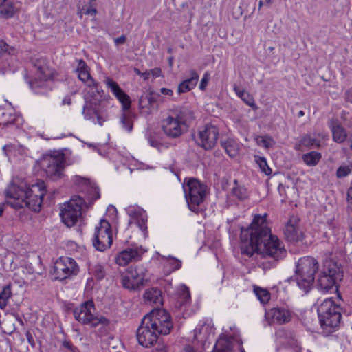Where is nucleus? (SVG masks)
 <instances>
[{
    "label": "nucleus",
    "mask_w": 352,
    "mask_h": 352,
    "mask_svg": "<svg viewBox=\"0 0 352 352\" xmlns=\"http://www.w3.org/2000/svg\"><path fill=\"white\" fill-rule=\"evenodd\" d=\"M240 237L241 252L248 256L257 252L263 257L280 260L287 255L283 241L271 232L266 213L254 215L251 224L241 228Z\"/></svg>",
    "instance_id": "1"
},
{
    "label": "nucleus",
    "mask_w": 352,
    "mask_h": 352,
    "mask_svg": "<svg viewBox=\"0 0 352 352\" xmlns=\"http://www.w3.org/2000/svg\"><path fill=\"white\" fill-rule=\"evenodd\" d=\"M76 73L80 81L90 89L84 94L85 104L83 107L82 114L86 120H93L95 124L102 126L106 120V106L104 102L95 98L96 94H100L98 83L91 78L89 69L86 63L82 60H77Z\"/></svg>",
    "instance_id": "2"
},
{
    "label": "nucleus",
    "mask_w": 352,
    "mask_h": 352,
    "mask_svg": "<svg viewBox=\"0 0 352 352\" xmlns=\"http://www.w3.org/2000/svg\"><path fill=\"white\" fill-rule=\"evenodd\" d=\"M7 198L12 199L10 202L14 208H28L38 212L41 210L44 197V181L39 179L36 183L28 185L25 181L12 183L6 190Z\"/></svg>",
    "instance_id": "3"
},
{
    "label": "nucleus",
    "mask_w": 352,
    "mask_h": 352,
    "mask_svg": "<svg viewBox=\"0 0 352 352\" xmlns=\"http://www.w3.org/2000/svg\"><path fill=\"white\" fill-rule=\"evenodd\" d=\"M194 119V112L190 108L177 107L170 109L161 120V129L168 138H178L188 131Z\"/></svg>",
    "instance_id": "4"
},
{
    "label": "nucleus",
    "mask_w": 352,
    "mask_h": 352,
    "mask_svg": "<svg viewBox=\"0 0 352 352\" xmlns=\"http://www.w3.org/2000/svg\"><path fill=\"white\" fill-rule=\"evenodd\" d=\"M318 270V263L313 257H302L297 261L294 279L299 288L305 293L311 289L314 280L315 273Z\"/></svg>",
    "instance_id": "5"
},
{
    "label": "nucleus",
    "mask_w": 352,
    "mask_h": 352,
    "mask_svg": "<svg viewBox=\"0 0 352 352\" xmlns=\"http://www.w3.org/2000/svg\"><path fill=\"white\" fill-rule=\"evenodd\" d=\"M322 327L328 333L335 331L341 320V307L332 298L325 299L318 307Z\"/></svg>",
    "instance_id": "6"
},
{
    "label": "nucleus",
    "mask_w": 352,
    "mask_h": 352,
    "mask_svg": "<svg viewBox=\"0 0 352 352\" xmlns=\"http://www.w3.org/2000/svg\"><path fill=\"white\" fill-rule=\"evenodd\" d=\"M183 189L189 209L197 213L207 195V186L194 178L186 179Z\"/></svg>",
    "instance_id": "7"
},
{
    "label": "nucleus",
    "mask_w": 352,
    "mask_h": 352,
    "mask_svg": "<svg viewBox=\"0 0 352 352\" xmlns=\"http://www.w3.org/2000/svg\"><path fill=\"white\" fill-rule=\"evenodd\" d=\"M80 267L72 257L60 256L50 266L49 274L52 280H64L76 276Z\"/></svg>",
    "instance_id": "8"
},
{
    "label": "nucleus",
    "mask_w": 352,
    "mask_h": 352,
    "mask_svg": "<svg viewBox=\"0 0 352 352\" xmlns=\"http://www.w3.org/2000/svg\"><path fill=\"white\" fill-rule=\"evenodd\" d=\"M87 207V203L78 196H73L60 208V216L63 223L68 228L74 226L82 218V210Z\"/></svg>",
    "instance_id": "9"
},
{
    "label": "nucleus",
    "mask_w": 352,
    "mask_h": 352,
    "mask_svg": "<svg viewBox=\"0 0 352 352\" xmlns=\"http://www.w3.org/2000/svg\"><path fill=\"white\" fill-rule=\"evenodd\" d=\"M342 276L338 265L331 260H327L323 263L318 274V289L322 292H329L335 289L336 280Z\"/></svg>",
    "instance_id": "10"
},
{
    "label": "nucleus",
    "mask_w": 352,
    "mask_h": 352,
    "mask_svg": "<svg viewBox=\"0 0 352 352\" xmlns=\"http://www.w3.org/2000/svg\"><path fill=\"white\" fill-rule=\"evenodd\" d=\"M74 316L79 322L91 327H96L100 324H107L108 323V320L106 318L96 314L95 306L91 300L86 301L75 308Z\"/></svg>",
    "instance_id": "11"
},
{
    "label": "nucleus",
    "mask_w": 352,
    "mask_h": 352,
    "mask_svg": "<svg viewBox=\"0 0 352 352\" xmlns=\"http://www.w3.org/2000/svg\"><path fill=\"white\" fill-rule=\"evenodd\" d=\"M144 318L160 335L169 334L173 327L169 313L163 309H154Z\"/></svg>",
    "instance_id": "12"
},
{
    "label": "nucleus",
    "mask_w": 352,
    "mask_h": 352,
    "mask_svg": "<svg viewBox=\"0 0 352 352\" xmlns=\"http://www.w3.org/2000/svg\"><path fill=\"white\" fill-rule=\"evenodd\" d=\"M113 243L111 227L108 221L100 219L98 226L95 228L93 238V245L95 248L100 252L109 248Z\"/></svg>",
    "instance_id": "13"
},
{
    "label": "nucleus",
    "mask_w": 352,
    "mask_h": 352,
    "mask_svg": "<svg viewBox=\"0 0 352 352\" xmlns=\"http://www.w3.org/2000/svg\"><path fill=\"white\" fill-rule=\"evenodd\" d=\"M230 331L233 332L231 335L227 329H223V333L217 341L213 352H233L234 347L237 346L241 352H245L241 346L242 342L237 336V331L235 325L229 327Z\"/></svg>",
    "instance_id": "14"
},
{
    "label": "nucleus",
    "mask_w": 352,
    "mask_h": 352,
    "mask_svg": "<svg viewBox=\"0 0 352 352\" xmlns=\"http://www.w3.org/2000/svg\"><path fill=\"white\" fill-rule=\"evenodd\" d=\"M148 280L146 270L143 266L131 267L122 276V283L124 288L135 290Z\"/></svg>",
    "instance_id": "15"
},
{
    "label": "nucleus",
    "mask_w": 352,
    "mask_h": 352,
    "mask_svg": "<svg viewBox=\"0 0 352 352\" xmlns=\"http://www.w3.org/2000/svg\"><path fill=\"white\" fill-rule=\"evenodd\" d=\"M218 137V129L214 125L207 124L198 130L195 140L201 148L210 150L217 144Z\"/></svg>",
    "instance_id": "16"
},
{
    "label": "nucleus",
    "mask_w": 352,
    "mask_h": 352,
    "mask_svg": "<svg viewBox=\"0 0 352 352\" xmlns=\"http://www.w3.org/2000/svg\"><path fill=\"white\" fill-rule=\"evenodd\" d=\"M65 156L62 152L56 151L48 159V166L45 173L49 179L56 181L64 175Z\"/></svg>",
    "instance_id": "17"
},
{
    "label": "nucleus",
    "mask_w": 352,
    "mask_h": 352,
    "mask_svg": "<svg viewBox=\"0 0 352 352\" xmlns=\"http://www.w3.org/2000/svg\"><path fill=\"white\" fill-rule=\"evenodd\" d=\"M159 336L160 334L153 327H151L148 322L143 318L137 329L136 336L138 343L144 347H150L157 342Z\"/></svg>",
    "instance_id": "18"
},
{
    "label": "nucleus",
    "mask_w": 352,
    "mask_h": 352,
    "mask_svg": "<svg viewBox=\"0 0 352 352\" xmlns=\"http://www.w3.org/2000/svg\"><path fill=\"white\" fill-rule=\"evenodd\" d=\"M126 212L129 217V224L136 225L142 231L144 239L148 237L147 232V214L146 211L137 205H130L126 208Z\"/></svg>",
    "instance_id": "19"
},
{
    "label": "nucleus",
    "mask_w": 352,
    "mask_h": 352,
    "mask_svg": "<svg viewBox=\"0 0 352 352\" xmlns=\"http://www.w3.org/2000/svg\"><path fill=\"white\" fill-rule=\"evenodd\" d=\"M146 252H147V249L143 246L134 245L118 253L114 260L118 265L126 266L131 262L140 260Z\"/></svg>",
    "instance_id": "20"
},
{
    "label": "nucleus",
    "mask_w": 352,
    "mask_h": 352,
    "mask_svg": "<svg viewBox=\"0 0 352 352\" xmlns=\"http://www.w3.org/2000/svg\"><path fill=\"white\" fill-rule=\"evenodd\" d=\"M215 328L211 319H204L199 322L194 330V338L204 346L214 338Z\"/></svg>",
    "instance_id": "21"
},
{
    "label": "nucleus",
    "mask_w": 352,
    "mask_h": 352,
    "mask_svg": "<svg viewBox=\"0 0 352 352\" xmlns=\"http://www.w3.org/2000/svg\"><path fill=\"white\" fill-rule=\"evenodd\" d=\"M104 83L107 87L122 104L123 109H129L131 107L130 97L120 87L119 85L109 77L105 78Z\"/></svg>",
    "instance_id": "22"
},
{
    "label": "nucleus",
    "mask_w": 352,
    "mask_h": 352,
    "mask_svg": "<svg viewBox=\"0 0 352 352\" xmlns=\"http://www.w3.org/2000/svg\"><path fill=\"white\" fill-rule=\"evenodd\" d=\"M265 316L270 323L281 324L290 321L292 313L287 308L277 307L267 311Z\"/></svg>",
    "instance_id": "23"
},
{
    "label": "nucleus",
    "mask_w": 352,
    "mask_h": 352,
    "mask_svg": "<svg viewBox=\"0 0 352 352\" xmlns=\"http://www.w3.org/2000/svg\"><path fill=\"white\" fill-rule=\"evenodd\" d=\"M286 239L292 242L298 241L303 236L302 231L300 228V219L296 216H292L287 221L285 228Z\"/></svg>",
    "instance_id": "24"
},
{
    "label": "nucleus",
    "mask_w": 352,
    "mask_h": 352,
    "mask_svg": "<svg viewBox=\"0 0 352 352\" xmlns=\"http://www.w3.org/2000/svg\"><path fill=\"white\" fill-rule=\"evenodd\" d=\"M158 260L161 262L163 265L164 273L168 275L173 272L181 268L182 263L179 259L168 256H163L158 254Z\"/></svg>",
    "instance_id": "25"
},
{
    "label": "nucleus",
    "mask_w": 352,
    "mask_h": 352,
    "mask_svg": "<svg viewBox=\"0 0 352 352\" xmlns=\"http://www.w3.org/2000/svg\"><path fill=\"white\" fill-rule=\"evenodd\" d=\"M189 73L190 77L183 80L178 85L177 91L179 94L187 92L196 87L199 80V74L195 69L190 70Z\"/></svg>",
    "instance_id": "26"
},
{
    "label": "nucleus",
    "mask_w": 352,
    "mask_h": 352,
    "mask_svg": "<svg viewBox=\"0 0 352 352\" xmlns=\"http://www.w3.org/2000/svg\"><path fill=\"white\" fill-rule=\"evenodd\" d=\"M144 300L150 305H160L162 304V292L157 288H150L145 291Z\"/></svg>",
    "instance_id": "27"
},
{
    "label": "nucleus",
    "mask_w": 352,
    "mask_h": 352,
    "mask_svg": "<svg viewBox=\"0 0 352 352\" xmlns=\"http://www.w3.org/2000/svg\"><path fill=\"white\" fill-rule=\"evenodd\" d=\"M19 117L14 114V110L12 108H0V126H7L17 122Z\"/></svg>",
    "instance_id": "28"
},
{
    "label": "nucleus",
    "mask_w": 352,
    "mask_h": 352,
    "mask_svg": "<svg viewBox=\"0 0 352 352\" xmlns=\"http://www.w3.org/2000/svg\"><path fill=\"white\" fill-rule=\"evenodd\" d=\"M332 137L334 142L337 143L344 142L347 138V133L344 127L338 123H332L330 126Z\"/></svg>",
    "instance_id": "29"
},
{
    "label": "nucleus",
    "mask_w": 352,
    "mask_h": 352,
    "mask_svg": "<svg viewBox=\"0 0 352 352\" xmlns=\"http://www.w3.org/2000/svg\"><path fill=\"white\" fill-rule=\"evenodd\" d=\"M222 146L226 153L230 157H236L239 154V144L233 139H228L222 143Z\"/></svg>",
    "instance_id": "30"
},
{
    "label": "nucleus",
    "mask_w": 352,
    "mask_h": 352,
    "mask_svg": "<svg viewBox=\"0 0 352 352\" xmlns=\"http://www.w3.org/2000/svg\"><path fill=\"white\" fill-rule=\"evenodd\" d=\"M234 90L237 96L239 97L248 106L252 107L254 110L258 109L254 98L249 93L246 92L245 90L240 89L236 85H234Z\"/></svg>",
    "instance_id": "31"
},
{
    "label": "nucleus",
    "mask_w": 352,
    "mask_h": 352,
    "mask_svg": "<svg viewBox=\"0 0 352 352\" xmlns=\"http://www.w3.org/2000/svg\"><path fill=\"white\" fill-rule=\"evenodd\" d=\"M321 153L317 151H311L302 155L304 163L308 166H315L321 159Z\"/></svg>",
    "instance_id": "32"
},
{
    "label": "nucleus",
    "mask_w": 352,
    "mask_h": 352,
    "mask_svg": "<svg viewBox=\"0 0 352 352\" xmlns=\"http://www.w3.org/2000/svg\"><path fill=\"white\" fill-rule=\"evenodd\" d=\"M190 300L189 289L185 285L178 287V302L180 307L186 306Z\"/></svg>",
    "instance_id": "33"
},
{
    "label": "nucleus",
    "mask_w": 352,
    "mask_h": 352,
    "mask_svg": "<svg viewBox=\"0 0 352 352\" xmlns=\"http://www.w3.org/2000/svg\"><path fill=\"white\" fill-rule=\"evenodd\" d=\"M254 140L257 145L266 149L272 148L276 144L275 140L270 135H256Z\"/></svg>",
    "instance_id": "34"
},
{
    "label": "nucleus",
    "mask_w": 352,
    "mask_h": 352,
    "mask_svg": "<svg viewBox=\"0 0 352 352\" xmlns=\"http://www.w3.org/2000/svg\"><path fill=\"white\" fill-rule=\"evenodd\" d=\"M139 106L142 115H150L152 112V98L151 96L142 97L139 101Z\"/></svg>",
    "instance_id": "35"
},
{
    "label": "nucleus",
    "mask_w": 352,
    "mask_h": 352,
    "mask_svg": "<svg viewBox=\"0 0 352 352\" xmlns=\"http://www.w3.org/2000/svg\"><path fill=\"white\" fill-rule=\"evenodd\" d=\"M12 296L11 286L8 285L3 287L2 291L0 292V309H4L7 305L9 298Z\"/></svg>",
    "instance_id": "36"
},
{
    "label": "nucleus",
    "mask_w": 352,
    "mask_h": 352,
    "mask_svg": "<svg viewBox=\"0 0 352 352\" xmlns=\"http://www.w3.org/2000/svg\"><path fill=\"white\" fill-rule=\"evenodd\" d=\"M234 184L235 186L232 190V195L239 200H244L248 198V192L246 188L239 185L236 181L234 182Z\"/></svg>",
    "instance_id": "37"
},
{
    "label": "nucleus",
    "mask_w": 352,
    "mask_h": 352,
    "mask_svg": "<svg viewBox=\"0 0 352 352\" xmlns=\"http://www.w3.org/2000/svg\"><path fill=\"white\" fill-rule=\"evenodd\" d=\"M120 124L124 129L131 132L133 129V118L131 113H124L120 119Z\"/></svg>",
    "instance_id": "38"
},
{
    "label": "nucleus",
    "mask_w": 352,
    "mask_h": 352,
    "mask_svg": "<svg viewBox=\"0 0 352 352\" xmlns=\"http://www.w3.org/2000/svg\"><path fill=\"white\" fill-rule=\"evenodd\" d=\"M14 6L11 1L0 8V15L5 19L12 17L14 14Z\"/></svg>",
    "instance_id": "39"
},
{
    "label": "nucleus",
    "mask_w": 352,
    "mask_h": 352,
    "mask_svg": "<svg viewBox=\"0 0 352 352\" xmlns=\"http://www.w3.org/2000/svg\"><path fill=\"white\" fill-rule=\"evenodd\" d=\"M254 293L261 303L265 304L269 302L270 299V293L267 289L261 287H256L254 288Z\"/></svg>",
    "instance_id": "40"
},
{
    "label": "nucleus",
    "mask_w": 352,
    "mask_h": 352,
    "mask_svg": "<svg viewBox=\"0 0 352 352\" xmlns=\"http://www.w3.org/2000/svg\"><path fill=\"white\" fill-rule=\"evenodd\" d=\"M30 88L36 94H41L44 87V80L41 76L35 78L29 82Z\"/></svg>",
    "instance_id": "41"
},
{
    "label": "nucleus",
    "mask_w": 352,
    "mask_h": 352,
    "mask_svg": "<svg viewBox=\"0 0 352 352\" xmlns=\"http://www.w3.org/2000/svg\"><path fill=\"white\" fill-rule=\"evenodd\" d=\"M255 161L259 166L261 170L263 173H264L266 175H269L272 173V170L268 166L267 160L265 157L255 156Z\"/></svg>",
    "instance_id": "42"
},
{
    "label": "nucleus",
    "mask_w": 352,
    "mask_h": 352,
    "mask_svg": "<svg viewBox=\"0 0 352 352\" xmlns=\"http://www.w3.org/2000/svg\"><path fill=\"white\" fill-rule=\"evenodd\" d=\"M90 271L98 279H102L105 276L104 267L100 264L94 265L90 268Z\"/></svg>",
    "instance_id": "43"
},
{
    "label": "nucleus",
    "mask_w": 352,
    "mask_h": 352,
    "mask_svg": "<svg viewBox=\"0 0 352 352\" xmlns=\"http://www.w3.org/2000/svg\"><path fill=\"white\" fill-rule=\"evenodd\" d=\"M351 172V165H342L338 168L336 171V176L338 178H343L349 175Z\"/></svg>",
    "instance_id": "44"
},
{
    "label": "nucleus",
    "mask_w": 352,
    "mask_h": 352,
    "mask_svg": "<svg viewBox=\"0 0 352 352\" xmlns=\"http://www.w3.org/2000/svg\"><path fill=\"white\" fill-rule=\"evenodd\" d=\"M16 52L14 47L9 46L5 41L0 40V54L8 53L10 55H14Z\"/></svg>",
    "instance_id": "45"
},
{
    "label": "nucleus",
    "mask_w": 352,
    "mask_h": 352,
    "mask_svg": "<svg viewBox=\"0 0 352 352\" xmlns=\"http://www.w3.org/2000/svg\"><path fill=\"white\" fill-rule=\"evenodd\" d=\"M210 74L208 72H206L204 75H203V77L201 80V82H200V85H199V89L201 90V91H204L208 85V83L210 80Z\"/></svg>",
    "instance_id": "46"
},
{
    "label": "nucleus",
    "mask_w": 352,
    "mask_h": 352,
    "mask_svg": "<svg viewBox=\"0 0 352 352\" xmlns=\"http://www.w3.org/2000/svg\"><path fill=\"white\" fill-rule=\"evenodd\" d=\"M74 182L79 186H88L90 184L89 181L87 179L82 178L80 176H75L73 178Z\"/></svg>",
    "instance_id": "47"
},
{
    "label": "nucleus",
    "mask_w": 352,
    "mask_h": 352,
    "mask_svg": "<svg viewBox=\"0 0 352 352\" xmlns=\"http://www.w3.org/2000/svg\"><path fill=\"white\" fill-rule=\"evenodd\" d=\"M44 159V154H42L39 160L35 162V164L33 168V170L35 174L38 175L42 172V164Z\"/></svg>",
    "instance_id": "48"
},
{
    "label": "nucleus",
    "mask_w": 352,
    "mask_h": 352,
    "mask_svg": "<svg viewBox=\"0 0 352 352\" xmlns=\"http://www.w3.org/2000/svg\"><path fill=\"white\" fill-rule=\"evenodd\" d=\"M287 345L294 349L295 352H300V347L298 342L296 339H291L287 342Z\"/></svg>",
    "instance_id": "49"
},
{
    "label": "nucleus",
    "mask_w": 352,
    "mask_h": 352,
    "mask_svg": "<svg viewBox=\"0 0 352 352\" xmlns=\"http://www.w3.org/2000/svg\"><path fill=\"white\" fill-rule=\"evenodd\" d=\"M15 149V146L12 144H7L3 147V151L6 156H10L12 151Z\"/></svg>",
    "instance_id": "50"
},
{
    "label": "nucleus",
    "mask_w": 352,
    "mask_h": 352,
    "mask_svg": "<svg viewBox=\"0 0 352 352\" xmlns=\"http://www.w3.org/2000/svg\"><path fill=\"white\" fill-rule=\"evenodd\" d=\"M149 72L151 74V77H153V78L162 76V70L160 67H155L154 69H150Z\"/></svg>",
    "instance_id": "51"
},
{
    "label": "nucleus",
    "mask_w": 352,
    "mask_h": 352,
    "mask_svg": "<svg viewBox=\"0 0 352 352\" xmlns=\"http://www.w3.org/2000/svg\"><path fill=\"white\" fill-rule=\"evenodd\" d=\"M305 144L307 145H310L312 146H320V142L319 141L316 140V139H311V138H307L304 140Z\"/></svg>",
    "instance_id": "52"
},
{
    "label": "nucleus",
    "mask_w": 352,
    "mask_h": 352,
    "mask_svg": "<svg viewBox=\"0 0 352 352\" xmlns=\"http://www.w3.org/2000/svg\"><path fill=\"white\" fill-rule=\"evenodd\" d=\"M47 74L45 72V80H54L56 78L57 73L54 70L47 69Z\"/></svg>",
    "instance_id": "53"
},
{
    "label": "nucleus",
    "mask_w": 352,
    "mask_h": 352,
    "mask_svg": "<svg viewBox=\"0 0 352 352\" xmlns=\"http://www.w3.org/2000/svg\"><path fill=\"white\" fill-rule=\"evenodd\" d=\"M153 352H168L167 350V346L164 344H159Z\"/></svg>",
    "instance_id": "54"
},
{
    "label": "nucleus",
    "mask_w": 352,
    "mask_h": 352,
    "mask_svg": "<svg viewBox=\"0 0 352 352\" xmlns=\"http://www.w3.org/2000/svg\"><path fill=\"white\" fill-rule=\"evenodd\" d=\"M85 14L92 16H95L97 14V10L94 8H89L86 10Z\"/></svg>",
    "instance_id": "55"
},
{
    "label": "nucleus",
    "mask_w": 352,
    "mask_h": 352,
    "mask_svg": "<svg viewBox=\"0 0 352 352\" xmlns=\"http://www.w3.org/2000/svg\"><path fill=\"white\" fill-rule=\"evenodd\" d=\"M64 346L69 350H71L72 352H78V349L76 347H74L72 344L69 342H64Z\"/></svg>",
    "instance_id": "56"
},
{
    "label": "nucleus",
    "mask_w": 352,
    "mask_h": 352,
    "mask_svg": "<svg viewBox=\"0 0 352 352\" xmlns=\"http://www.w3.org/2000/svg\"><path fill=\"white\" fill-rule=\"evenodd\" d=\"M160 92L164 95L173 96V92L171 89L168 88H161Z\"/></svg>",
    "instance_id": "57"
},
{
    "label": "nucleus",
    "mask_w": 352,
    "mask_h": 352,
    "mask_svg": "<svg viewBox=\"0 0 352 352\" xmlns=\"http://www.w3.org/2000/svg\"><path fill=\"white\" fill-rule=\"evenodd\" d=\"M126 37L124 36H122L114 39V42L116 45L122 44L125 42Z\"/></svg>",
    "instance_id": "58"
},
{
    "label": "nucleus",
    "mask_w": 352,
    "mask_h": 352,
    "mask_svg": "<svg viewBox=\"0 0 352 352\" xmlns=\"http://www.w3.org/2000/svg\"><path fill=\"white\" fill-rule=\"evenodd\" d=\"M26 336H27V338H28V340L29 342V343L32 345V346H34V339H33V337L31 335V333L28 331L26 333Z\"/></svg>",
    "instance_id": "59"
},
{
    "label": "nucleus",
    "mask_w": 352,
    "mask_h": 352,
    "mask_svg": "<svg viewBox=\"0 0 352 352\" xmlns=\"http://www.w3.org/2000/svg\"><path fill=\"white\" fill-rule=\"evenodd\" d=\"M346 100L352 103V89L348 90L346 92Z\"/></svg>",
    "instance_id": "60"
},
{
    "label": "nucleus",
    "mask_w": 352,
    "mask_h": 352,
    "mask_svg": "<svg viewBox=\"0 0 352 352\" xmlns=\"http://www.w3.org/2000/svg\"><path fill=\"white\" fill-rule=\"evenodd\" d=\"M348 201L350 204H352V187L348 190L347 192Z\"/></svg>",
    "instance_id": "61"
},
{
    "label": "nucleus",
    "mask_w": 352,
    "mask_h": 352,
    "mask_svg": "<svg viewBox=\"0 0 352 352\" xmlns=\"http://www.w3.org/2000/svg\"><path fill=\"white\" fill-rule=\"evenodd\" d=\"M142 77L145 80H147L151 78V74L149 70H147L144 72H142Z\"/></svg>",
    "instance_id": "62"
},
{
    "label": "nucleus",
    "mask_w": 352,
    "mask_h": 352,
    "mask_svg": "<svg viewBox=\"0 0 352 352\" xmlns=\"http://www.w3.org/2000/svg\"><path fill=\"white\" fill-rule=\"evenodd\" d=\"M63 104H68L69 105L72 103L71 98L69 97H66L63 100Z\"/></svg>",
    "instance_id": "63"
},
{
    "label": "nucleus",
    "mask_w": 352,
    "mask_h": 352,
    "mask_svg": "<svg viewBox=\"0 0 352 352\" xmlns=\"http://www.w3.org/2000/svg\"><path fill=\"white\" fill-rule=\"evenodd\" d=\"M34 67L36 68V69L39 72L40 75L43 76V69L42 65H35Z\"/></svg>",
    "instance_id": "64"
}]
</instances>
